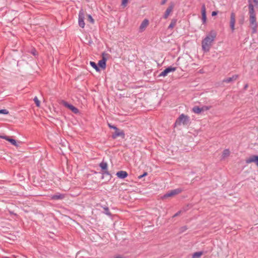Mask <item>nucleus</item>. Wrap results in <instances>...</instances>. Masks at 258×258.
Here are the masks:
<instances>
[{
  "label": "nucleus",
  "mask_w": 258,
  "mask_h": 258,
  "mask_svg": "<svg viewBox=\"0 0 258 258\" xmlns=\"http://www.w3.org/2000/svg\"><path fill=\"white\" fill-rule=\"evenodd\" d=\"M147 175V172H145L143 175H141L140 176H139V178H141L145 176H146Z\"/></svg>",
  "instance_id": "32"
},
{
  "label": "nucleus",
  "mask_w": 258,
  "mask_h": 258,
  "mask_svg": "<svg viewBox=\"0 0 258 258\" xmlns=\"http://www.w3.org/2000/svg\"><path fill=\"white\" fill-rule=\"evenodd\" d=\"M35 52H36V50L34 49V51H32V53L33 55H36V54H35Z\"/></svg>",
  "instance_id": "39"
},
{
  "label": "nucleus",
  "mask_w": 258,
  "mask_h": 258,
  "mask_svg": "<svg viewBox=\"0 0 258 258\" xmlns=\"http://www.w3.org/2000/svg\"><path fill=\"white\" fill-rule=\"evenodd\" d=\"M249 9H254L253 6L252 4H249Z\"/></svg>",
  "instance_id": "35"
},
{
  "label": "nucleus",
  "mask_w": 258,
  "mask_h": 258,
  "mask_svg": "<svg viewBox=\"0 0 258 258\" xmlns=\"http://www.w3.org/2000/svg\"><path fill=\"white\" fill-rule=\"evenodd\" d=\"M177 20L175 19H173L171 20V23L168 26V29H172L176 24Z\"/></svg>",
  "instance_id": "21"
},
{
  "label": "nucleus",
  "mask_w": 258,
  "mask_h": 258,
  "mask_svg": "<svg viewBox=\"0 0 258 258\" xmlns=\"http://www.w3.org/2000/svg\"><path fill=\"white\" fill-rule=\"evenodd\" d=\"M249 22L251 26L257 25L255 16H249Z\"/></svg>",
  "instance_id": "17"
},
{
  "label": "nucleus",
  "mask_w": 258,
  "mask_h": 258,
  "mask_svg": "<svg viewBox=\"0 0 258 258\" xmlns=\"http://www.w3.org/2000/svg\"><path fill=\"white\" fill-rule=\"evenodd\" d=\"M113 258H124L123 256L121 255H117L114 256Z\"/></svg>",
  "instance_id": "34"
},
{
  "label": "nucleus",
  "mask_w": 258,
  "mask_h": 258,
  "mask_svg": "<svg viewBox=\"0 0 258 258\" xmlns=\"http://www.w3.org/2000/svg\"><path fill=\"white\" fill-rule=\"evenodd\" d=\"M249 16H255V14L254 13V9H249Z\"/></svg>",
  "instance_id": "30"
},
{
  "label": "nucleus",
  "mask_w": 258,
  "mask_h": 258,
  "mask_svg": "<svg viewBox=\"0 0 258 258\" xmlns=\"http://www.w3.org/2000/svg\"><path fill=\"white\" fill-rule=\"evenodd\" d=\"M189 122V117L188 116L181 114L177 118L175 122V126L181 125H187Z\"/></svg>",
  "instance_id": "2"
},
{
  "label": "nucleus",
  "mask_w": 258,
  "mask_h": 258,
  "mask_svg": "<svg viewBox=\"0 0 258 258\" xmlns=\"http://www.w3.org/2000/svg\"><path fill=\"white\" fill-rule=\"evenodd\" d=\"M176 70V68L175 67H168L164 70L163 72H162L160 75L159 77H165L167 75V74L170 72H173Z\"/></svg>",
  "instance_id": "7"
},
{
  "label": "nucleus",
  "mask_w": 258,
  "mask_h": 258,
  "mask_svg": "<svg viewBox=\"0 0 258 258\" xmlns=\"http://www.w3.org/2000/svg\"><path fill=\"white\" fill-rule=\"evenodd\" d=\"M174 7V4L173 3H170L169 6L168 7L167 10H166L164 15V18L165 19H167L169 15L172 12Z\"/></svg>",
  "instance_id": "8"
},
{
  "label": "nucleus",
  "mask_w": 258,
  "mask_h": 258,
  "mask_svg": "<svg viewBox=\"0 0 258 258\" xmlns=\"http://www.w3.org/2000/svg\"><path fill=\"white\" fill-rule=\"evenodd\" d=\"M105 209V211H107V210L108 211V208H106V209Z\"/></svg>",
  "instance_id": "42"
},
{
  "label": "nucleus",
  "mask_w": 258,
  "mask_h": 258,
  "mask_svg": "<svg viewBox=\"0 0 258 258\" xmlns=\"http://www.w3.org/2000/svg\"><path fill=\"white\" fill-rule=\"evenodd\" d=\"M34 101L35 102V103L37 107H39L40 105V102L38 100L37 97L35 96L34 98Z\"/></svg>",
  "instance_id": "23"
},
{
  "label": "nucleus",
  "mask_w": 258,
  "mask_h": 258,
  "mask_svg": "<svg viewBox=\"0 0 258 258\" xmlns=\"http://www.w3.org/2000/svg\"><path fill=\"white\" fill-rule=\"evenodd\" d=\"M203 254V253L202 251L195 252L192 255V258H200Z\"/></svg>",
  "instance_id": "19"
},
{
  "label": "nucleus",
  "mask_w": 258,
  "mask_h": 258,
  "mask_svg": "<svg viewBox=\"0 0 258 258\" xmlns=\"http://www.w3.org/2000/svg\"><path fill=\"white\" fill-rule=\"evenodd\" d=\"M105 209V211H107V210L108 211V208H106V209Z\"/></svg>",
  "instance_id": "41"
},
{
  "label": "nucleus",
  "mask_w": 258,
  "mask_h": 258,
  "mask_svg": "<svg viewBox=\"0 0 258 258\" xmlns=\"http://www.w3.org/2000/svg\"><path fill=\"white\" fill-rule=\"evenodd\" d=\"M86 1L89 2V0H86Z\"/></svg>",
  "instance_id": "44"
},
{
  "label": "nucleus",
  "mask_w": 258,
  "mask_h": 258,
  "mask_svg": "<svg viewBox=\"0 0 258 258\" xmlns=\"http://www.w3.org/2000/svg\"><path fill=\"white\" fill-rule=\"evenodd\" d=\"M85 25L84 22L82 20V28L84 27Z\"/></svg>",
  "instance_id": "38"
},
{
  "label": "nucleus",
  "mask_w": 258,
  "mask_h": 258,
  "mask_svg": "<svg viewBox=\"0 0 258 258\" xmlns=\"http://www.w3.org/2000/svg\"><path fill=\"white\" fill-rule=\"evenodd\" d=\"M99 166L103 171H105L107 169V164L106 162H101L99 164Z\"/></svg>",
  "instance_id": "20"
},
{
  "label": "nucleus",
  "mask_w": 258,
  "mask_h": 258,
  "mask_svg": "<svg viewBox=\"0 0 258 258\" xmlns=\"http://www.w3.org/2000/svg\"><path fill=\"white\" fill-rule=\"evenodd\" d=\"M65 195L64 194L56 193L55 195L51 196V199L53 200H62L64 198Z\"/></svg>",
  "instance_id": "12"
},
{
  "label": "nucleus",
  "mask_w": 258,
  "mask_h": 258,
  "mask_svg": "<svg viewBox=\"0 0 258 258\" xmlns=\"http://www.w3.org/2000/svg\"><path fill=\"white\" fill-rule=\"evenodd\" d=\"M116 176L119 178L123 179L127 176V173L125 171H119L116 173Z\"/></svg>",
  "instance_id": "13"
},
{
  "label": "nucleus",
  "mask_w": 258,
  "mask_h": 258,
  "mask_svg": "<svg viewBox=\"0 0 258 258\" xmlns=\"http://www.w3.org/2000/svg\"><path fill=\"white\" fill-rule=\"evenodd\" d=\"M87 18H88V21H89L90 23L93 24L94 22V19H93V18L90 16V15H88L87 16Z\"/></svg>",
  "instance_id": "26"
},
{
  "label": "nucleus",
  "mask_w": 258,
  "mask_h": 258,
  "mask_svg": "<svg viewBox=\"0 0 258 258\" xmlns=\"http://www.w3.org/2000/svg\"><path fill=\"white\" fill-rule=\"evenodd\" d=\"M182 191L181 189L177 188L175 189L171 190L169 191L166 194H165L162 197L161 199L162 200L166 199L168 198H171L174 197L175 196L180 194Z\"/></svg>",
  "instance_id": "3"
},
{
  "label": "nucleus",
  "mask_w": 258,
  "mask_h": 258,
  "mask_svg": "<svg viewBox=\"0 0 258 258\" xmlns=\"http://www.w3.org/2000/svg\"><path fill=\"white\" fill-rule=\"evenodd\" d=\"M237 78H238V76L234 75L231 77H229V78L225 79L223 80V82L228 83L231 82L232 81H235L237 79Z\"/></svg>",
  "instance_id": "15"
},
{
  "label": "nucleus",
  "mask_w": 258,
  "mask_h": 258,
  "mask_svg": "<svg viewBox=\"0 0 258 258\" xmlns=\"http://www.w3.org/2000/svg\"><path fill=\"white\" fill-rule=\"evenodd\" d=\"M217 14H218V12H216V11H213V12H212V16H215L217 15Z\"/></svg>",
  "instance_id": "33"
},
{
  "label": "nucleus",
  "mask_w": 258,
  "mask_h": 258,
  "mask_svg": "<svg viewBox=\"0 0 258 258\" xmlns=\"http://www.w3.org/2000/svg\"><path fill=\"white\" fill-rule=\"evenodd\" d=\"M149 21L147 19H144L142 22L140 26V30L141 32L144 31L146 27L149 25Z\"/></svg>",
  "instance_id": "11"
},
{
  "label": "nucleus",
  "mask_w": 258,
  "mask_h": 258,
  "mask_svg": "<svg viewBox=\"0 0 258 258\" xmlns=\"http://www.w3.org/2000/svg\"><path fill=\"white\" fill-rule=\"evenodd\" d=\"M167 0H163L162 2H161V5H164L166 2H167Z\"/></svg>",
  "instance_id": "37"
},
{
  "label": "nucleus",
  "mask_w": 258,
  "mask_h": 258,
  "mask_svg": "<svg viewBox=\"0 0 258 258\" xmlns=\"http://www.w3.org/2000/svg\"><path fill=\"white\" fill-rule=\"evenodd\" d=\"M90 64L93 68H94L96 70V71H100L99 67L97 66L95 62L93 61H90Z\"/></svg>",
  "instance_id": "22"
},
{
  "label": "nucleus",
  "mask_w": 258,
  "mask_h": 258,
  "mask_svg": "<svg viewBox=\"0 0 258 258\" xmlns=\"http://www.w3.org/2000/svg\"><path fill=\"white\" fill-rule=\"evenodd\" d=\"M108 126L110 128H113L114 130H117V127L115 126H113V125H110V124H108Z\"/></svg>",
  "instance_id": "31"
},
{
  "label": "nucleus",
  "mask_w": 258,
  "mask_h": 258,
  "mask_svg": "<svg viewBox=\"0 0 258 258\" xmlns=\"http://www.w3.org/2000/svg\"><path fill=\"white\" fill-rule=\"evenodd\" d=\"M230 152L228 149H225L222 153V158L224 159L229 156Z\"/></svg>",
  "instance_id": "16"
},
{
  "label": "nucleus",
  "mask_w": 258,
  "mask_h": 258,
  "mask_svg": "<svg viewBox=\"0 0 258 258\" xmlns=\"http://www.w3.org/2000/svg\"><path fill=\"white\" fill-rule=\"evenodd\" d=\"M236 16L234 12H231L230 14V27L231 29L232 32H234L235 30V24L236 22Z\"/></svg>",
  "instance_id": "5"
},
{
  "label": "nucleus",
  "mask_w": 258,
  "mask_h": 258,
  "mask_svg": "<svg viewBox=\"0 0 258 258\" xmlns=\"http://www.w3.org/2000/svg\"><path fill=\"white\" fill-rule=\"evenodd\" d=\"M81 10L78 13V24L79 25L81 26Z\"/></svg>",
  "instance_id": "29"
},
{
  "label": "nucleus",
  "mask_w": 258,
  "mask_h": 258,
  "mask_svg": "<svg viewBox=\"0 0 258 258\" xmlns=\"http://www.w3.org/2000/svg\"><path fill=\"white\" fill-rule=\"evenodd\" d=\"M252 29V33H255L256 32L257 25L251 26Z\"/></svg>",
  "instance_id": "28"
},
{
  "label": "nucleus",
  "mask_w": 258,
  "mask_h": 258,
  "mask_svg": "<svg viewBox=\"0 0 258 258\" xmlns=\"http://www.w3.org/2000/svg\"><path fill=\"white\" fill-rule=\"evenodd\" d=\"M253 2L255 4H258V0H253Z\"/></svg>",
  "instance_id": "40"
},
{
  "label": "nucleus",
  "mask_w": 258,
  "mask_h": 258,
  "mask_svg": "<svg viewBox=\"0 0 258 258\" xmlns=\"http://www.w3.org/2000/svg\"><path fill=\"white\" fill-rule=\"evenodd\" d=\"M202 20L203 24H205L207 21L206 9L205 4H203L201 8Z\"/></svg>",
  "instance_id": "9"
},
{
  "label": "nucleus",
  "mask_w": 258,
  "mask_h": 258,
  "mask_svg": "<svg viewBox=\"0 0 258 258\" xmlns=\"http://www.w3.org/2000/svg\"><path fill=\"white\" fill-rule=\"evenodd\" d=\"M210 108H211V106H203L202 107H201L202 111L208 110Z\"/></svg>",
  "instance_id": "24"
},
{
  "label": "nucleus",
  "mask_w": 258,
  "mask_h": 258,
  "mask_svg": "<svg viewBox=\"0 0 258 258\" xmlns=\"http://www.w3.org/2000/svg\"><path fill=\"white\" fill-rule=\"evenodd\" d=\"M180 214V211L179 212H178L177 213H176L174 216L173 217H176L178 215H179V214Z\"/></svg>",
  "instance_id": "36"
},
{
  "label": "nucleus",
  "mask_w": 258,
  "mask_h": 258,
  "mask_svg": "<svg viewBox=\"0 0 258 258\" xmlns=\"http://www.w3.org/2000/svg\"><path fill=\"white\" fill-rule=\"evenodd\" d=\"M61 104L66 107L70 109L73 112H74L75 114H77L79 112V110L77 108H76L73 105L69 103L68 102L66 101L62 100Z\"/></svg>",
  "instance_id": "4"
},
{
  "label": "nucleus",
  "mask_w": 258,
  "mask_h": 258,
  "mask_svg": "<svg viewBox=\"0 0 258 258\" xmlns=\"http://www.w3.org/2000/svg\"><path fill=\"white\" fill-rule=\"evenodd\" d=\"M0 138L1 139H5V140L8 141L12 145H14V146H15L16 147H18L19 146V145L17 144V141L11 138L9 136L0 135Z\"/></svg>",
  "instance_id": "6"
},
{
  "label": "nucleus",
  "mask_w": 258,
  "mask_h": 258,
  "mask_svg": "<svg viewBox=\"0 0 258 258\" xmlns=\"http://www.w3.org/2000/svg\"><path fill=\"white\" fill-rule=\"evenodd\" d=\"M106 59L104 57H103V58L99 60L98 62V66L100 68L104 69L106 68Z\"/></svg>",
  "instance_id": "14"
},
{
  "label": "nucleus",
  "mask_w": 258,
  "mask_h": 258,
  "mask_svg": "<svg viewBox=\"0 0 258 258\" xmlns=\"http://www.w3.org/2000/svg\"><path fill=\"white\" fill-rule=\"evenodd\" d=\"M0 114H9V111L7 109H0Z\"/></svg>",
  "instance_id": "25"
},
{
  "label": "nucleus",
  "mask_w": 258,
  "mask_h": 258,
  "mask_svg": "<svg viewBox=\"0 0 258 258\" xmlns=\"http://www.w3.org/2000/svg\"><path fill=\"white\" fill-rule=\"evenodd\" d=\"M10 213L11 214H13V213L12 212H10Z\"/></svg>",
  "instance_id": "43"
},
{
  "label": "nucleus",
  "mask_w": 258,
  "mask_h": 258,
  "mask_svg": "<svg viewBox=\"0 0 258 258\" xmlns=\"http://www.w3.org/2000/svg\"><path fill=\"white\" fill-rule=\"evenodd\" d=\"M128 3V0H122L121 5L123 7H125Z\"/></svg>",
  "instance_id": "27"
},
{
  "label": "nucleus",
  "mask_w": 258,
  "mask_h": 258,
  "mask_svg": "<svg viewBox=\"0 0 258 258\" xmlns=\"http://www.w3.org/2000/svg\"><path fill=\"white\" fill-rule=\"evenodd\" d=\"M115 133L112 135V137L113 139H116L117 137H122L123 138H124V133L123 131H120L117 128V130H115Z\"/></svg>",
  "instance_id": "10"
},
{
  "label": "nucleus",
  "mask_w": 258,
  "mask_h": 258,
  "mask_svg": "<svg viewBox=\"0 0 258 258\" xmlns=\"http://www.w3.org/2000/svg\"><path fill=\"white\" fill-rule=\"evenodd\" d=\"M217 33L214 30H211L202 41V47L205 52L210 51L216 37Z\"/></svg>",
  "instance_id": "1"
},
{
  "label": "nucleus",
  "mask_w": 258,
  "mask_h": 258,
  "mask_svg": "<svg viewBox=\"0 0 258 258\" xmlns=\"http://www.w3.org/2000/svg\"><path fill=\"white\" fill-rule=\"evenodd\" d=\"M192 110L194 113L197 114H200L202 112L201 108L197 106H194L192 108Z\"/></svg>",
  "instance_id": "18"
}]
</instances>
